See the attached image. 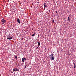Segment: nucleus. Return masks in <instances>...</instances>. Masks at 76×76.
Segmentation results:
<instances>
[{
	"mask_svg": "<svg viewBox=\"0 0 76 76\" xmlns=\"http://www.w3.org/2000/svg\"><path fill=\"white\" fill-rule=\"evenodd\" d=\"M50 58L51 60H54V56H53V53H52V54L50 55Z\"/></svg>",
	"mask_w": 76,
	"mask_h": 76,
	"instance_id": "obj_1",
	"label": "nucleus"
},
{
	"mask_svg": "<svg viewBox=\"0 0 76 76\" xmlns=\"http://www.w3.org/2000/svg\"><path fill=\"white\" fill-rule=\"evenodd\" d=\"M13 38V37H11L10 35H9L8 36H7V39H12Z\"/></svg>",
	"mask_w": 76,
	"mask_h": 76,
	"instance_id": "obj_2",
	"label": "nucleus"
},
{
	"mask_svg": "<svg viewBox=\"0 0 76 76\" xmlns=\"http://www.w3.org/2000/svg\"><path fill=\"white\" fill-rule=\"evenodd\" d=\"M1 22H2V24H4L5 23H6V20L4 18H3L1 20Z\"/></svg>",
	"mask_w": 76,
	"mask_h": 76,
	"instance_id": "obj_3",
	"label": "nucleus"
},
{
	"mask_svg": "<svg viewBox=\"0 0 76 76\" xmlns=\"http://www.w3.org/2000/svg\"><path fill=\"white\" fill-rule=\"evenodd\" d=\"M18 71H19V70L16 68H14L13 69V72H18Z\"/></svg>",
	"mask_w": 76,
	"mask_h": 76,
	"instance_id": "obj_4",
	"label": "nucleus"
},
{
	"mask_svg": "<svg viewBox=\"0 0 76 76\" xmlns=\"http://www.w3.org/2000/svg\"><path fill=\"white\" fill-rule=\"evenodd\" d=\"M22 61L23 63H24V61H25V59L24 58V57L23 58H22Z\"/></svg>",
	"mask_w": 76,
	"mask_h": 76,
	"instance_id": "obj_5",
	"label": "nucleus"
},
{
	"mask_svg": "<svg viewBox=\"0 0 76 76\" xmlns=\"http://www.w3.org/2000/svg\"><path fill=\"white\" fill-rule=\"evenodd\" d=\"M17 22L19 23H20V20H19V19L18 18L17 19Z\"/></svg>",
	"mask_w": 76,
	"mask_h": 76,
	"instance_id": "obj_6",
	"label": "nucleus"
},
{
	"mask_svg": "<svg viewBox=\"0 0 76 76\" xmlns=\"http://www.w3.org/2000/svg\"><path fill=\"white\" fill-rule=\"evenodd\" d=\"M38 44V46L39 47L40 45V42H37Z\"/></svg>",
	"mask_w": 76,
	"mask_h": 76,
	"instance_id": "obj_7",
	"label": "nucleus"
},
{
	"mask_svg": "<svg viewBox=\"0 0 76 76\" xmlns=\"http://www.w3.org/2000/svg\"><path fill=\"white\" fill-rule=\"evenodd\" d=\"M75 64L74 65V68L75 69L76 68V64Z\"/></svg>",
	"mask_w": 76,
	"mask_h": 76,
	"instance_id": "obj_8",
	"label": "nucleus"
},
{
	"mask_svg": "<svg viewBox=\"0 0 76 76\" xmlns=\"http://www.w3.org/2000/svg\"><path fill=\"white\" fill-rule=\"evenodd\" d=\"M68 20H69V22H70V17H68Z\"/></svg>",
	"mask_w": 76,
	"mask_h": 76,
	"instance_id": "obj_9",
	"label": "nucleus"
},
{
	"mask_svg": "<svg viewBox=\"0 0 76 76\" xmlns=\"http://www.w3.org/2000/svg\"><path fill=\"white\" fill-rule=\"evenodd\" d=\"M35 36V33L33 34V35H32V37H34Z\"/></svg>",
	"mask_w": 76,
	"mask_h": 76,
	"instance_id": "obj_10",
	"label": "nucleus"
},
{
	"mask_svg": "<svg viewBox=\"0 0 76 76\" xmlns=\"http://www.w3.org/2000/svg\"><path fill=\"white\" fill-rule=\"evenodd\" d=\"M15 58H16V59H17V58H18V57H17V56H15Z\"/></svg>",
	"mask_w": 76,
	"mask_h": 76,
	"instance_id": "obj_11",
	"label": "nucleus"
},
{
	"mask_svg": "<svg viewBox=\"0 0 76 76\" xmlns=\"http://www.w3.org/2000/svg\"><path fill=\"white\" fill-rule=\"evenodd\" d=\"M47 7V5H44V7Z\"/></svg>",
	"mask_w": 76,
	"mask_h": 76,
	"instance_id": "obj_12",
	"label": "nucleus"
},
{
	"mask_svg": "<svg viewBox=\"0 0 76 76\" xmlns=\"http://www.w3.org/2000/svg\"><path fill=\"white\" fill-rule=\"evenodd\" d=\"M24 60H25V61H26V59L25 58V57H24Z\"/></svg>",
	"mask_w": 76,
	"mask_h": 76,
	"instance_id": "obj_13",
	"label": "nucleus"
},
{
	"mask_svg": "<svg viewBox=\"0 0 76 76\" xmlns=\"http://www.w3.org/2000/svg\"><path fill=\"white\" fill-rule=\"evenodd\" d=\"M52 22L53 23H54V20H53Z\"/></svg>",
	"mask_w": 76,
	"mask_h": 76,
	"instance_id": "obj_14",
	"label": "nucleus"
},
{
	"mask_svg": "<svg viewBox=\"0 0 76 76\" xmlns=\"http://www.w3.org/2000/svg\"><path fill=\"white\" fill-rule=\"evenodd\" d=\"M26 65L25 66V68L24 69H26Z\"/></svg>",
	"mask_w": 76,
	"mask_h": 76,
	"instance_id": "obj_15",
	"label": "nucleus"
},
{
	"mask_svg": "<svg viewBox=\"0 0 76 76\" xmlns=\"http://www.w3.org/2000/svg\"><path fill=\"white\" fill-rule=\"evenodd\" d=\"M46 4V3H44V5H45Z\"/></svg>",
	"mask_w": 76,
	"mask_h": 76,
	"instance_id": "obj_16",
	"label": "nucleus"
},
{
	"mask_svg": "<svg viewBox=\"0 0 76 76\" xmlns=\"http://www.w3.org/2000/svg\"><path fill=\"white\" fill-rule=\"evenodd\" d=\"M38 47H37L36 48V49H38Z\"/></svg>",
	"mask_w": 76,
	"mask_h": 76,
	"instance_id": "obj_17",
	"label": "nucleus"
},
{
	"mask_svg": "<svg viewBox=\"0 0 76 76\" xmlns=\"http://www.w3.org/2000/svg\"><path fill=\"white\" fill-rule=\"evenodd\" d=\"M53 0V1H54V0Z\"/></svg>",
	"mask_w": 76,
	"mask_h": 76,
	"instance_id": "obj_18",
	"label": "nucleus"
},
{
	"mask_svg": "<svg viewBox=\"0 0 76 76\" xmlns=\"http://www.w3.org/2000/svg\"><path fill=\"white\" fill-rule=\"evenodd\" d=\"M56 12V13H57V12Z\"/></svg>",
	"mask_w": 76,
	"mask_h": 76,
	"instance_id": "obj_19",
	"label": "nucleus"
}]
</instances>
